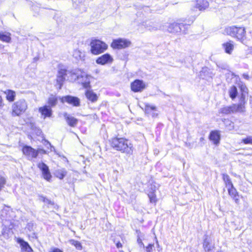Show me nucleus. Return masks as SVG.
<instances>
[{"instance_id":"8","label":"nucleus","mask_w":252,"mask_h":252,"mask_svg":"<svg viewBox=\"0 0 252 252\" xmlns=\"http://www.w3.org/2000/svg\"><path fill=\"white\" fill-rule=\"evenodd\" d=\"M80 71L81 73L78 75L76 78L78 80V84L81 85L83 88L90 89L91 87L90 81L91 75L87 74L83 70H80Z\"/></svg>"},{"instance_id":"17","label":"nucleus","mask_w":252,"mask_h":252,"mask_svg":"<svg viewBox=\"0 0 252 252\" xmlns=\"http://www.w3.org/2000/svg\"><path fill=\"white\" fill-rule=\"evenodd\" d=\"M63 117L67 125L70 127H75L78 122V120L76 118L66 113L63 114Z\"/></svg>"},{"instance_id":"14","label":"nucleus","mask_w":252,"mask_h":252,"mask_svg":"<svg viewBox=\"0 0 252 252\" xmlns=\"http://www.w3.org/2000/svg\"><path fill=\"white\" fill-rule=\"evenodd\" d=\"M209 139L215 145L219 144L220 140V132L218 130H211L208 136Z\"/></svg>"},{"instance_id":"44","label":"nucleus","mask_w":252,"mask_h":252,"mask_svg":"<svg viewBox=\"0 0 252 252\" xmlns=\"http://www.w3.org/2000/svg\"><path fill=\"white\" fill-rule=\"evenodd\" d=\"M137 242L140 246H143V247H144L143 243L142 242V240L140 238H138L137 239Z\"/></svg>"},{"instance_id":"15","label":"nucleus","mask_w":252,"mask_h":252,"mask_svg":"<svg viewBox=\"0 0 252 252\" xmlns=\"http://www.w3.org/2000/svg\"><path fill=\"white\" fill-rule=\"evenodd\" d=\"M22 152L26 156L36 158L37 157L36 150L28 145H24L22 148Z\"/></svg>"},{"instance_id":"12","label":"nucleus","mask_w":252,"mask_h":252,"mask_svg":"<svg viewBox=\"0 0 252 252\" xmlns=\"http://www.w3.org/2000/svg\"><path fill=\"white\" fill-rule=\"evenodd\" d=\"M239 87L241 91L239 103L245 107L247 103L246 95L249 94L248 89L245 84H241Z\"/></svg>"},{"instance_id":"13","label":"nucleus","mask_w":252,"mask_h":252,"mask_svg":"<svg viewBox=\"0 0 252 252\" xmlns=\"http://www.w3.org/2000/svg\"><path fill=\"white\" fill-rule=\"evenodd\" d=\"M37 167L41 171L42 175L44 179L50 182L52 178V175L48 166L43 162H40L37 164Z\"/></svg>"},{"instance_id":"22","label":"nucleus","mask_w":252,"mask_h":252,"mask_svg":"<svg viewBox=\"0 0 252 252\" xmlns=\"http://www.w3.org/2000/svg\"><path fill=\"white\" fill-rule=\"evenodd\" d=\"M229 195L235 201L236 203H238L239 201V196L238 192L234 186L227 189Z\"/></svg>"},{"instance_id":"24","label":"nucleus","mask_w":252,"mask_h":252,"mask_svg":"<svg viewBox=\"0 0 252 252\" xmlns=\"http://www.w3.org/2000/svg\"><path fill=\"white\" fill-rule=\"evenodd\" d=\"M85 94L87 98L92 102H96L98 99L97 94L92 90H87L85 93Z\"/></svg>"},{"instance_id":"40","label":"nucleus","mask_w":252,"mask_h":252,"mask_svg":"<svg viewBox=\"0 0 252 252\" xmlns=\"http://www.w3.org/2000/svg\"><path fill=\"white\" fill-rule=\"evenodd\" d=\"M36 151H37V156L38 155V154H46V152L43 150V149H38V150H36Z\"/></svg>"},{"instance_id":"7","label":"nucleus","mask_w":252,"mask_h":252,"mask_svg":"<svg viewBox=\"0 0 252 252\" xmlns=\"http://www.w3.org/2000/svg\"><path fill=\"white\" fill-rule=\"evenodd\" d=\"M182 28H184V31H186L188 28V25L180 20L179 22L170 23L167 27V31L170 33L176 34L180 32Z\"/></svg>"},{"instance_id":"23","label":"nucleus","mask_w":252,"mask_h":252,"mask_svg":"<svg viewBox=\"0 0 252 252\" xmlns=\"http://www.w3.org/2000/svg\"><path fill=\"white\" fill-rule=\"evenodd\" d=\"M222 47L226 53L231 54L234 49L233 42L231 40H229L222 44Z\"/></svg>"},{"instance_id":"45","label":"nucleus","mask_w":252,"mask_h":252,"mask_svg":"<svg viewBox=\"0 0 252 252\" xmlns=\"http://www.w3.org/2000/svg\"><path fill=\"white\" fill-rule=\"evenodd\" d=\"M50 252H63L58 248H56V249H54V250H53V251H52Z\"/></svg>"},{"instance_id":"18","label":"nucleus","mask_w":252,"mask_h":252,"mask_svg":"<svg viewBox=\"0 0 252 252\" xmlns=\"http://www.w3.org/2000/svg\"><path fill=\"white\" fill-rule=\"evenodd\" d=\"M67 69L64 68H61L58 71L57 81L60 85V88H61L63 82L65 80V76L67 75Z\"/></svg>"},{"instance_id":"9","label":"nucleus","mask_w":252,"mask_h":252,"mask_svg":"<svg viewBox=\"0 0 252 252\" xmlns=\"http://www.w3.org/2000/svg\"><path fill=\"white\" fill-rule=\"evenodd\" d=\"M147 84L142 80L135 79L131 82L130 90L134 93H140L146 89Z\"/></svg>"},{"instance_id":"47","label":"nucleus","mask_w":252,"mask_h":252,"mask_svg":"<svg viewBox=\"0 0 252 252\" xmlns=\"http://www.w3.org/2000/svg\"><path fill=\"white\" fill-rule=\"evenodd\" d=\"M45 198H46V197H44L43 196H40L39 199V200L43 202V199H45Z\"/></svg>"},{"instance_id":"16","label":"nucleus","mask_w":252,"mask_h":252,"mask_svg":"<svg viewBox=\"0 0 252 252\" xmlns=\"http://www.w3.org/2000/svg\"><path fill=\"white\" fill-rule=\"evenodd\" d=\"M38 111L44 119L50 118L52 115L51 108L47 105L39 107Z\"/></svg>"},{"instance_id":"3","label":"nucleus","mask_w":252,"mask_h":252,"mask_svg":"<svg viewBox=\"0 0 252 252\" xmlns=\"http://www.w3.org/2000/svg\"><path fill=\"white\" fill-rule=\"evenodd\" d=\"M28 109V104L24 99H19L14 102L11 106V115L13 117H19L23 114Z\"/></svg>"},{"instance_id":"37","label":"nucleus","mask_w":252,"mask_h":252,"mask_svg":"<svg viewBox=\"0 0 252 252\" xmlns=\"http://www.w3.org/2000/svg\"><path fill=\"white\" fill-rule=\"evenodd\" d=\"M4 106V101L2 96L0 94V109H2Z\"/></svg>"},{"instance_id":"26","label":"nucleus","mask_w":252,"mask_h":252,"mask_svg":"<svg viewBox=\"0 0 252 252\" xmlns=\"http://www.w3.org/2000/svg\"><path fill=\"white\" fill-rule=\"evenodd\" d=\"M58 102V97L55 95L51 94L48 98L47 103L48 104V106L52 108L56 106Z\"/></svg>"},{"instance_id":"31","label":"nucleus","mask_w":252,"mask_h":252,"mask_svg":"<svg viewBox=\"0 0 252 252\" xmlns=\"http://www.w3.org/2000/svg\"><path fill=\"white\" fill-rule=\"evenodd\" d=\"M69 243L72 246H74L78 250H81L82 249V246L81 243L78 241L71 239L69 240Z\"/></svg>"},{"instance_id":"10","label":"nucleus","mask_w":252,"mask_h":252,"mask_svg":"<svg viewBox=\"0 0 252 252\" xmlns=\"http://www.w3.org/2000/svg\"><path fill=\"white\" fill-rule=\"evenodd\" d=\"M114 61L113 57L109 53L104 54L96 58L95 62L97 64L104 65L111 64Z\"/></svg>"},{"instance_id":"42","label":"nucleus","mask_w":252,"mask_h":252,"mask_svg":"<svg viewBox=\"0 0 252 252\" xmlns=\"http://www.w3.org/2000/svg\"><path fill=\"white\" fill-rule=\"evenodd\" d=\"M116 245L117 248H121L123 247V244L120 242H118L116 243Z\"/></svg>"},{"instance_id":"36","label":"nucleus","mask_w":252,"mask_h":252,"mask_svg":"<svg viewBox=\"0 0 252 252\" xmlns=\"http://www.w3.org/2000/svg\"><path fill=\"white\" fill-rule=\"evenodd\" d=\"M33 130L34 131V132H35V133L37 135H38V136H42L43 135L42 130L39 128L37 127H34L33 128Z\"/></svg>"},{"instance_id":"20","label":"nucleus","mask_w":252,"mask_h":252,"mask_svg":"<svg viewBox=\"0 0 252 252\" xmlns=\"http://www.w3.org/2000/svg\"><path fill=\"white\" fill-rule=\"evenodd\" d=\"M209 6V2L207 0H196L195 7L199 10H204Z\"/></svg>"},{"instance_id":"1","label":"nucleus","mask_w":252,"mask_h":252,"mask_svg":"<svg viewBox=\"0 0 252 252\" xmlns=\"http://www.w3.org/2000/svg\"><path fill=\"white\" fill-rule=\"evenodd\" d=\"M109 145L113 149L126 154H131L133 152L132 145L128 139L124 137L115 136L109 140Z\"/></svg>"},{"instance_id":"2","label":"nucleus","mask_w":252,"mask_h":252,"mask_svg":"<svg viewBox=\"0 0 252 252\" xmlns=\"http://www.w3.org/2000/svg\"><path fill=\"white\" fill-rule=\"evenodd\" d=\"M226 35L231 36L241 42L246 38V29L243 26L233 25L227 26L224 29Z\"/></svg>"},{"instance_id":"29","label":"nucleus","mask_w":252,"mask_h":252,"mask_svg":"<svg viewBox=\"0 0 252 252\" xmlns=\"http://www.w3.org/2000/svg\"><path fill=\"white\" fill-rule=\"evenodd\" d=\"M237 93H238V91H237V87L234 85L232 86L230 88L229 90V95L230 97L232 100H234L236 97V96L237 95Z\"/></svg>"},{"instance_id":"21","label":"nucleus","mask_w":252,"mask_h":252,"mask_svg":"<svg viewBox=\"0 0 252 252\" xmlns=\"http://www.w3.org/2000/svg\"><path fill=\"white\" fill-rule=\"evenodd\" d=\"M4 94H5L6 99L10 102H13L16 97V92L12 90H6L4 92Z\"/></svg>"},{"instance_id":"28","label":"nucleus","mask_w":252,"mask_h":252,"mask_svg":"<svg viewBox=\"0 0 252 252\" xmlns=\"http://www.w3.org/2000/svg\"><path fill=\"white\" fill-rule=\"evenodd\" d=\"M222 178L227 189L233 187L229 176L226 174H222Z\"/></svg>"},{"instance_id":"46","label":"nucleus","mask_w":252,"mask_h":252,"mask_svg":"<svg viewBox=\"0 0 252 252\" xmlns=\"http://www.w3.org/2000/svg\"><path fill=\"white\" fill-rule=\"evenodd\" d=\"M200 141L202 143L204 144L205 141V139L204 137H201L200 138Z\"/></svg>"},{"instance_id":"35","label":"nucleus","mask_w":252,"mask_h":252,"mask_svg":"<svg viewBox=\"0 0 252 252\" xmlns=\"http://www.w3.org/2000/svg\"><path fill=\"white\" fill-rule=\"evenodd\" d=\"M6 183L5 179L0 175V191L4 187Z\"/></svg>"},{"instance_id":"27","label":"nucleus","mask_w":252,"mask_h":252,"mask_svg":"<svg viewBox=\"0 0 252 252\" xmlns=\"http://www.w3.org/2000/svg\"><path fill=\"white\" fill-rule=\"evenodd\" d=\"M0 40L2 42L9 43L11 40V33L9 32H0Z\"/></svg>"},{"instance_id":"34","label":"nucleus","mask_w":252,"mask_h":252,"mask_svg":"<svg viewBox=\"0 0 252 252\" xmlns=\"http://www.w3.org/2000/svg\"><path fill=\"white\" fill-rule=\"evenodd\" d=\"M151 203H156L157 201L156 195L154 192H149L148 194Z\"/></svg>"},{"instance_id":"43","label":"nucleus","mask_w":252,"mask_h":252,"mask_svg":"<svg viewBox=\"0 0 252 252\" xmlns=\"http://www.w3.org/2000/svg\"><path fill=\"white\" fill-rule=\"evenodd\" d=\"M242 76L245 79L249 80L250 79V76H249V74L247 73H244L242 75Z\"/></svg>"},{"instance_id":"4","label":"nucleus","mask_w":252,"mask_h":252,"mask_svg":"<svg viewBox=\"0 0 252 252\" xmlns=\"http://www.w3.org/2000/svg\"><path fill=\"white\" fill-rule=\"evenodd\" d=\"M90 46V51L94 55L101 54L108 49V45L105 42L97 39L91 40Z\"/></svg>"},{"instance_id":"25","label":"nucleus","mask_w":252,"mask_h":252,"mask_svg":"<svg viewBox=\"0 0 252 252\" xmlns=\"http://www.w3.org/2000/svg\"><path fill=\"white\" fill-rule=\"evenodd\" d=\"M17 242L20 245L23 252H31L32 251V249L27 242L20 238L18 239Z\"/></svg>"},{"instance_id":"6","label":"nucleus","mask_w":252,"mask_h":252,"mask_svg":"<svg viewBox=\"0 0 252 252\" xmlns=\"http://www.w3.org/2000/svg\"><path fill=\"white\" fill-rule=\"evenodd\" d=\"M130 44L131 42L129 40L118 38L112 40L110 46L113 49L121 50L128 47Z\"/></svg>"},{"instance_id":"48","label":"nucleus","mask_w":252,"mask_h":252,"mask_svg":"<svg viewBox=\"0 0 252 252\" xmlns=\"http://www.w3.org/2000/svg\"><path fill=\"white\" fill-rule=\"evenodd\" d=\"M119 252H124L123 251H122V250H120Z\"/></svg>"},{"instance_id":"32","label":"nucleus","mask_w":252,"mask_h":252,"mask_svg":"<svg viewBox=\"0 0 252 252\" xmlns=\"http://www.w3.org/2000/svg\"><path fill=\"white\" fill-rule=\"evenodd\" d=\"M156 109L157 108L155 106L146 104L145 106L144 111L146 113L149 114L152 111H156Z\"/></svg>"},{"instance_id":"30","label":"nucleus","mask_w":252,"mask_h":252,"mask_svg":"<svg viewBox=\"0 0 252 252\" xmlns=\"http://www.w3.org/2000/svg\"><path fill=\"white\" fill-rule=\"evenodd\" d=\"M67 172L64 169H58L55 172V175L60 179H63L66 175Z\"/></svg>"},{"instance_id":"38","label":"nucleus","mask_w":252,"mask_h":252,"mask_svg":"<svg viewBox=\"0 0 252 252\" xmlns=\"http://www.w3.org/2000/svg\"><path fill=\"white\" fill-rule=\"evenodd\" d=\"M157 189V187L155 185L151 184L150 185V189L151 191L150 192H155Z\"/></svg>"},{"instance_id":"5","label":"nucleus","mask_w":252,"mask_h":252,"mask_svg":"<svg viewBox=\"0 0 252 252\" xmlns=\"http://www.w3.org/2000/svg\"><path fill=\"white\" fill-rule=\"evenodd\" d=\"M245 107L238 102V104H233L230 106H224L220 109L219 113L222 115H228L237 112H243Z\"/></svg>"},{"instance_id":"19","label":"nucleus","mask_w":252,"mask_h":252,"mask_svg":"<svg viewBox=\"0 0 252 252\" xmlns=\"http://www.w3.org/2000/svg\"><path fill=\"white\" fill-rule=\"evenodd\" d=\"M211 240L209 236L205 235L203 240V247L206 252H210L212 250L213 247L211 245Z\"/></svg>"},{"instance_id":"33","label":"nucleus","mask_w":252,"mask_h":252,"mask_svg":"<svg viewBox=\"0 0 252 252\" xmlns=\"http://www.w3.org/2000/svg\"><path fill=\"white\" fill-rule=\"evenodd\" d=\"M241 143L248 145H252V136H247L241 140Z\"/></svg>"},{"instance_id":"41","label":"nucleus","mask_w":252,"mask_h":252,"mask_svg":"<svg viewBox=\"0 0 252 252\" xmlns=\"http://www.w3.org/2000/svg\"><path fill=\"white\" fill-rule=\"evenodd\" d=\"M153 247V245L149 244L148 246V247H146L147 252H150L152 249Z\"/></svg>"},{"instance_id":"11","label":"nucleus","mask_w":252,"mask_h":252,"mask_svg":"<svg viewBox=\"0 0 252 252\" xmlns=\"http://www.w3.org/2000/svg\"><path fill=\"white\" fill-rule=\"evenodd\" d=\"M60 99L62 102H66L73 106L78 107L80 105V99L76 96L67 95L61 97Z\"/></svg>"},{"instance_id":"39","label":"nucleus","mask_w":252,"mask_h":252,"mask_svg":"<svg viewBox=\"0 0 252 252\" xmlns=\"http://www.w3.org/2000/svg\"><path fill=\"white\" fill-rule=\"evenodd\" d=\"M43 202L45 203H46L47 204L52 205H53L54 204L53 202H52L51 200L47 198H45L43 199Z\"/></svg>"}]
</instances>
